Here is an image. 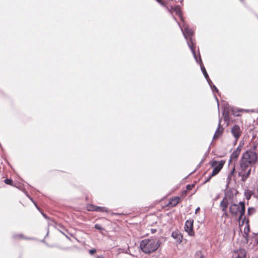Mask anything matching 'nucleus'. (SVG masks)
Returning a JSON list of instances; mask_svg holds the SVG:
<instances>
[{
  "label": "nucleus",
  "instance_id": "obj_53",
  "mask_svg": "<svg viewBox=\"0 0 258 258\" xmlns=\"http://www.w3.org/2000/svg\"><path fill=\"white\" fill-rule=\"evenodd\" d=\"M242 172L243 171L241 170V172H238V176L241 177V178L242 177V176L243 175V173H242Z\"/></svg>",
  "mask_w": 258,
  "mask_h": 258
},
{
  "label": "nucleus",
  "instance_id": "obj_40",
  "mask_svg": "<svg viewBox=\"0 0 258 258\" xmlns=\"http://www.w3.org/2000/svg\"><path fill=\"white\" fill-rule=\"evenodd\" d=\"M256 148H257V145H253L251 148H250V149L247 150L251 151V152H256Z\"/></svg>",
  "mask_w": 258,
  "mask_h": 258
},
{
  "label": "nucleus",
  "instance_id": "obj_10",
  "mask_svg": "<svg viewBox=\"0 0 258 258\" xmlns=\"http://www.w3.org/2000/svg\"><path fill=\"white\" fill-rule=\"evenodd\" d=\"M169 8L170 10V12H169V13L172 14L171 11H174L175 12L176 14L179 16L180 21H182V22H184V18L182 15V11L180 10L179 6L177 5L175 7L170 6Z\"/></svg>",
  "mask_w": 258,
  "mask_h": 258
},
{
  "label": "nucleus",
  "instance_id": "obj_26",
  "mask_svg": "<svg viewBox=\"0 0 258 258\" xmlns=\"http://www.w3.org/2000/svg\"><path fill=\"white\" fill-rule=\"evenodd\" d=\"M195 258H205V256L202 253L201 250H198L195 253Z\"/></svg>",
  "mask_w": 258,
  "mask_h": 258
},
{
  "label": "nucleus",
  "instance_id": "obj_25",
  "mask_svg": "<svg viewBox=\"0 0 258 258\" xmlns=\"http://www.w3.org/2000/svg\"><path fill=\"white\" fill-rule=\"evenodd\" d=\"M256 212L255 209L253 207H249L247 209V215L251 216Z\"/></svg>",
  "mask_w": 258,
  "mask_h": 258
},
{
  "label": "nucleus",
  "instance_id": "obj_39",
  "mask_svg": "<svg viewBox=\"0 0 258 258\" xmlns=\"http://www.w3.org/2000/svg\"><path fill=\"white\" fill-rule=\"evenodd\" d=\"M39 211L41 213V214H42V215L43 216V217L45 219H46V220H50V218L49 217H48L46 214H45L44 213H43V212L41 211V209H40V211Z\"/></svg>",
  "mask_w": 258,
  "mask_h": 258
},
{
  "label": "nucleus",
  "instance_id": "obj_19",
  "mask_svg": "<svg viewBox=\"0 0 258 258\" xmlns=\"http://www.w3.org/2000/svg\"><path fill=\"white\" fill-rule=\"evenodd\" d=\"M243 109H235L230 106V111L234 116H239L240 115V112L242 111Z\"/></svg>",
  "mask_w": 258,
  "mask_h": 258
},
{
  "label": "nucleus",
  "instance_id": "obj_7",
  "mask_svg": "<svg viewBox=\"0 0 258 258\" xmlns=\"http://www.w3.org/2000/svg\"><path fill=\"white\" fill-rule=\"evenodd\" d=\"M222 115L224 117V120L228 124L230 121L229 112L230 111V106L228 104H225L224 106H222Z\"/></svg>",
  "mask_w": 258,
  "mask_h": 258
},
{
  "label": "nucleus",
  "instance_id": "obj_56",
  "mask_svg": "<svg viewBox=\"0 0 258 258\" xmlns=\"http://www.w3.org/2000/svg\"><path fill=\"white\" fill-rule=\"evenodd\" d=\"M232 161H234L233 159H231V157H230V159L228 161V164L229 165L232 162Z\"/></svg>",
  "mask_w": 258,
  "mask_h": 258
},
{
  "label": "nucleus",
  "instance_id": "obj_43",
  "mask_svg": "<svg viewBox=\"0 0 258 258\" xmlns=\"http://www.w3.org/2000/svg\"><path fill=\"white\" fill-rule=\"evenodd\" d=\"M206 80H207L208 84L209 85L210 87H211V85L212 86V85H213L212 81L211 80V79L209 78V77H208V78L207 79H206Z\"/></svg>",
  "mask_w": 258,
  "mask_h": 258
},
{
  "label": "nucleus",
  "instance_id": "obj_35",
  "mask_svg": "<svg viewBox=\"0 0 258 258\" xmlns=\"http://www.w3.org/2000/svg\"><path fill=\"white\" fill-rule=\"evenodd\" d=\"M195 186L194 184H188L186 186V190H190Z\"/></svg>",
  "mask_w": 258,
  "mask_h": 258
},
{
  "label": "nucleus",
  "instance_id": "obj_61",
  "mask_svg": "<svg viewBox=\"0 0 258 258\" xmlns=\"http://www.w3.org/2000/svg\"><path fill=\"white\" fill-rule=\"evenodd\" d=\"M59 231H60L62 234H63L64 235L66 234L64 233V232H62V231H60V230H59Z\"/></svg>",
  "mask_w": 258,
  "mask_h": 258
},
{
  "label": "nucleus",
  "instance_id": "obj_2",
  "mask_svg": "<svg viewBox=\"0 0 258 258\" xmlns=\"http://www.w3.org/2000/svg\"><path fill=\"white\" fill-rule=\"evenodd\" d=\"M257 159L258 155L256 152L246 150L242 154L239 161L240 169L245 171L248 165L254 164Z\"/></svg>",
  "mask_w": 258,
  "mask_h": 258
},
{
  "label": "nucleus",
  "instance_id": "obj_60",
  "mask_svg": "<svg viewBox=\"0 0 258 258\" xmlns=\"http://www.w3.org/2000/svg\"><path fill=\"white\" fill-rule=\"evenodd\" d=\"M210 147H209V148H208V151L207 152V153H209V152L210 151Z\"/></svg>",
  "mask_w": 258,
  "mask_h": 258
},
{
  "label": "nucleus",
  "instance_id": "obj_57",
  "mask_svg": "<svg viewBox=\"0 0 258 258\" xmlns=\"http://www.w3.org/2000/svg\"><path fill=\"white\" fill-rule=\"evenodd\" d=\"M219 137V136H218L217 134H214V136H213V139L218 138Z\"/></svg>",
  "mask_w": 258,
  "mask_h": 258
},
{
  "label": "nucleus",
  "instance_id": "obj_11",
  "mask_svg": "<svg viewBox=\"0 0 258 258\" xmlns=\"http://www.w3.org/2000/svg\"><path fill=\"white\" fill-rule=\"evenodd\" d=\"M171 236L176 240L177 244H180L183 238L182 235L178 230L173 231L171 233Z\"/></svg>",
  "mask_w": 258,
  "mask_h": 258
},
{
  "label": "nucleus",
  "instance_id": "obj_17",
  "mask_svg": "<svg viewBox=\"0 0 258 258\" xmlns=\"http://www.w3.org/2000/svg\"><path fill=\"white\" fill-rule=\"evenodd\" d=\"M221 118H219V122L218 125V127L217 128L216 132L215 133V134H217L218 136H220L223 134L224 128L221 127Z\"/></svg>",
  "mask_w": 258,
  "mask_h": 258
},
{
  "label": "nucleus",
  "instance_id": "obj_9",
  "mask_svg": "<svg viewBox=\"0 0 258 258\" xmlns=\"http://www.w3.org/2000/svg\"><path fill=\"white\" fill-rule=\"evenodd\" d=\"M231 132L235 139V142H237L241 134L239 126L237 124L234 125L231 128Z\"/></svg>",
  "mask_w": 258,
  "mask_h": 258
},
{
  "label": "nucleus",
  "instance_id": "obj_20",
  "mask_svg": "<svg viewBox=\"0 0 258 258\" xmlns=\"http://www.w3.org/2000/svg\"><path fill=\"white\" fill-rule=\"evenodd\" d=\"M253 194V191L249 189H245L244 192V195L247 200H249Z\"/></svg>",
  "mask_w": 258,
  "mask_h": 258
},
{
  "label": "nucleus",
  "instance_id": "obj_6",
  "mask_svg": "<svg viewBox=\"0 0 258 258\" xmlns=\"http://www.w3.org/2000/svg\"><path fill=\"white\" fill-rule=\"evenodd\" d=\"M87 210L88 211H95V212H106L108 213L109 212L108 209L105 207H100L97 206H95L92 204H89L87 207Z\"/></svg>",
  "mask_w": 258,
  "mask_h": 258
},
{
  "label": "nucleus",
  "instance_id": "obj_51",
  "mask_svg": "<svg viewBox=\"0 0 258 258\" xmlns=\"http://www.w3.org/2000/svg\"><path fill=\"white\" fill-rule=\"evenodd\" d=\"M222 216H225L226 218H228L229 217V214L227 212H225V213H223Z\"/></svg>",
  "mask_w": 258,
  "mask_h": 258
},
{
  "label": "nucleus",
  "instance_id": "obj_37",
  "mask_svg": "<svg viewBox=\"0 0 258 258\" xmlns=\"http://www.w3.org/2000/svg\"><path fill=\"white\" fill-rule=\"evenodd\" d=\"M243 237L244 238L245 242L247 243L249 241L248 239V234H243Z\"/></svg>",
  "mask_w": 258,
  "mask_h": 258
},
{
  "label": "nucleus",
  "instance_id": "obj_15",
  "mask_svg": "<svg viewBox=\"0 0 258 258\" xmlns=\"http://www.w3.org/2000/svg\"><path fill=\"white\" fill-rule=\"evenodd\" d=\"M180 200H181L180 197H179L178 196L174 197L172 198L170 200V201L167 205L171 206L172 207H174L176 206L178 204V203L179 202Z\"/></svg>",
  "mask_w": 258,
  "mask_h": 258
},
{
  "label": "nucleus",
  "instance_id": "obj_38",
  "mask_svg": "<svg viewBox=\"0 0 258 258\" xmlns=\"http://www.w3.org/2000/svg\"><path fill=\"white\" fill-rule=\"evenodd\" d=\"M242 220H243L245 222V225H249V219L248 218L246 217L245 216H244V217L243 216Z\"/></svg>",
  "mask_w": 258,
  "mask_h": 258
},
{
  "label": "nucleus",
  "instance_id": "obj_50",
  "mask_svg": "<svg viewBox=\"0 0 258 258\" xmlns=\"http://www.w3.org/2000/svg\"><path fill=\"white\" fill-rule=\"evenodd\" d=\"M222 201H224V202H229L228 198L225 195Z\"/></svg>",
  "mask_w": 258,
  "mask_h": 258
},
{
  "label": "nucleus",
  "instance_id": "obj_44",
  "mask_svg": "<svg viewBox=\"0 0 258 258\" xmlns=\"http://www.w3.org/2000/svg\"><path fill=\"white\" fill-rule=\"evenodd\" d=\"M112 215L121 216L123 215L124 214L123 213H112Z\"/></svg>",
  "mask_w": 258,
  "mask_h": 258
},
{
  "label": "nucleus",
  "instance_id": "obj_49",
  "mask_svg": "<svg viewBox=\"0 0 258 258\" xmlns=\"http://www.w3.org/2000/svg\"><path fill=\"white\" fill-rule=\"evenodd\" d=\"M33 203V204H34V205L35 206V207H36V208L38 209V211H40V208L38 206L37 204H36V203L33 200V202H32Z\"/></svg>",
  "mask_w": 258,
  "mask_h": 258
},
{
  "label": "nucleus",
  "instance_id": "obj_33",
  "mask_svg": "<svg viewBox=\"0 0 258 258\" xmlns=\"http://www.w3.org/2000/svg\"><path fill=\"white\" fill-rule=\"evenodd\" d=\"M220 171V170H219L218 169H216V168H213V171L211 173L212 176H215L217 174L219 173V172Z\"/></svg>",
  "mask_w": 258,
  "mask_h": 258
},
{
  "label": "nucleus",
  "instance_id": "obj_55",
  "mask_svg": "<svg viewBox=\"0 0 258 258\" xmlns=\"http://www.w3.org/2000/svg\"><path fill=\"white\" fill-rule=\"evenodd\" d=\"M151 231L152 233H155L157 231V230L156 229H151Z\"/></svg>",
  "mask_w": 258,
  "mask_h": 258
},
{
  "label": "nucleus",
  "instance_id": "obj_27",
  "mask_svg": "<svg viewBox=\"0 0 258 258\" xmlns=\"http://www.w3.org/2000/svg\"><path fill=\"white\" fill-rule=\"evenodd\" d=\"M13 237L14 238H15V239H16L17 238H25V239H33V238H30V237H29V238L24 237L22 234L14 235Z\"/></svg>",
  "mask_w": 258,
  "mask_h": 258
},
{
  "label": "nucleus",
  "instance_id": "obj_31",
  "mask_svg": "<svg viewBox=\"0 0 258 258\" xmlns=\"http://www.w3.org/2000/svg\"><path fill=\"white\" fill-rule=\"evenodd\" d=\"M229 204V202H224V201H221L220 204V207H227Z\"/></svg>",
  "mask_w": 258,
  "mask_h": 258
},
{
  "label": "nucleus",
  "instance_id": "obj_47",
  "mask_svg": "<svg viewBox=\"0 0 258 258\" xmlns=\"http://www.w3.org/2000/svg\"><path fill=\"white\" fill-rule=\"evenodd\" d=\"M221 211H222L223 213H225V212H227V207H221Z\"/></svg>",
  "mask_w": 258,
  "mask_h": 258
},
{
  "label": "nucleus",
  "instance_id": "obj_8",
  "mask_svg": "<svg viewBox=\"0 0 258 258\" xmlns=\"http://www.w3.org/2000/svg\"><path fill=\"white\" fill-rule=\"evenodd\" d=\"M186 42L188 46L190 48L192 54L194 56V57L196 61H198V58H199V56H198L196 54V50H195V43L194 42V41L192 40V38L191 37H188L187 40H186Z\"/></svg>",
  "mask_w": 258,
  "mask_h": 258
},
{
  "label": "nucleus",
  "instance_id": "obj_59",
  "mask_svg": "<svg viewBox=\"0 0 258 258\" xmlns=\"http://www.w3.org/2000/svg\"><path fill=\"white\" fill-rule=\"evenodd\" d=\"M64 236L69 239H70V237L66 234L64 235Z\"/></svg>",
  "mask_w": 258,
  "mask_h": 258
},
{
  "label": "nucleus",
  "instance_id": "obj_30",
  "mask_svg": "<svg viewBox=\"0 0 258 258\" xmlns=\"http://www.w3.org/2000/svg\"><path fill=\"white\" fill-rule=\"evenodd\" d=\"M204 161V159H202V160L201 161V162L197 165L196 169L194 171H193L192 172H190L189 174V175L191 174L194 172H195L198 169L200 168V167L201 166V165H202V163H203Z\"/></svg>",
  "mask_w": 258,
  "mask_h": 258
},
{
  "label": "nucleus",
  "instance_id": "obj_64",
  "mask_svg": "<svg viewBox=\"0 0 258 258\" xmlns=\"http://www.w3.org/2000/svg\"><path fill=\"white\" fill-rule=\"evenodd\" d=\"M48 233H49V231H47V234H46V236H48Z\"/></svg>",
  "mask_w": 258,
  "mask_h": 258
},
{
  "label": "nucleus",
  "instance_id": "obj_32",
  "mask_svg": "<svg viewBox=\"0 0 258 258\" xmlns=\"http://www.w3.org/2000/svg\"><path fill=\"white\" fill-rule=\"evenodd\" d=\"M210 88L214 93L215 92H216V93L219 94V90L217 89V88L215 86V85L213 84L212 86L211 85Z\"/></svg>",
  "mask_w": 258,
  "mask_h": 258
},
{
  "label": "nucleus",
  "instance_id": "obj_28",
  "mask_svg": "<svg viewBox=\"0 0 258 258\" xmlns=\"http://www.w3.org/2000/svg\"><path fill=\"white\" fill-rule=\"evenodd\" d=\"M243 145V143L240 142L239 143L238 146L237 147L236 149L235 150V151L238 152L240 154L241 150L242 147V146Z\"/></svg>",
  "mask_w": 258,
  "mask_h": 258
},
{
  "label": "nucleus",
  "instance_id": "obj_1",
  "mask_svg": "<svg viewBox=\"0 0 258 258\" xmlns=\"http://www.w3.org/2000/svg\"><path fill=\"white\" fill-rule=\"evenodd\" d=\"M161 241L156 238L142 240L140 244L141 250L145 253L149 254L155 252L160 246Z\"/></svg>",
  "mask_w": 258,
  "mask_h": 258
},
{
  "label": "nucleus",
  "instance_id": "obj_46",
  "mask_svg": "<svg viewBox=\"0 0 258 258\" xmlns=\"http://www.w3.org/2000/svg\"><path fill=\"white\" fill-rule=\"evenodd\" d=\"M245 223V222L243 220H241V221H239V226L240 227L243 226L244 224Z\"/></svg>",
  "mask_w": 258,
  "mask_h": 258
},
{
  "label": "nucleus",
  "instance_id": "obj_5",
  "mask_svg": "<svg viewBox=\"0 0 258 258\" xmlns=\"http://www.w3.org/2000/svg\"><path fill=\"white\" fill-rule=\"evenodd\" d=\"M194 220L192 219H189L187 220L185 222L184 225V230L186 232L188 235L194 236L195 231L194 230Z\"/></svg>",
  "mask_w": 258,
  "mask_h": 258
},
{
  "label": "nucleus",
  "instance_id": "obj_29",
  "mask_svg": "<svg viewBox=\"0 0 258 258\" xmlns=\"http://www.w3.org/2000/svg\"><path fill=\"white\" fill-rule=\"evenodd\" d=\"M250 231V226L249 225H245V226L244 228L243 233L244 234H249Z\"/></svg>",
  "mask_w": 258,
  "mask_h": 258
},
{
  "label": "nucleus",
  "instance_id": "obj_41",
  "mask_svg": "<svg viewBox=\"0 0 258 258\" xmlns=\"http://www.w3.org/2000/svg\"><path fill=\"white\" fill-rule=\"evenodd\" d=\"M96 252V249L95 248H92L89 250V253L91 255H93Z\"/></svg>",
  "mask_w": 258,
  "mask_h": 258
},
{
  "label": "nucleus",
  "instance_id": "obj_16",
  "mask_svg": "<svg viewBox=\"0 0 258 258\" xmlns=\"http://www.w3.org/2000/svg\"><path fill=\"white\" fill-rule=\"evenodd\" d=\"M235 171V164L234 163V164H233V166L232 167V169H231L230 172L228 173V176H227V180H227V184L226 185V188H228L229 184L230 181V180L231 179V176L234 173Z\"/></svg>",
  "mask_w": 258,
  "mask_h": 258
},
{
  "label": "nucleus",
  "instance_id": "obj_3",
  "mask_svg": "<svg viewBox=\"0 0 258 258\" xmlns=\"http://www.w3.org/2000/svg\"><path fill=\"white\" fill-rule=\"evenodd\" d=\"M229 211L233 216H236L239 214L238 220L241 221L245 213V204L244 201H240L239 203L235 204L230 202Z\"/></svg>",
  "mask_w": 258,
  "mask_h": 258
},
{
  "label": "nucleus",
  "instance_id": "obj_24",
  "mask_svg": "<svg viewBox=\"0 0 258 258\" xmlns=\"http://www.w3.org/2000/svg\"><path fill=\"white\" fill-rule=\"evenodd\" d=\"M254 236L252 237V241L251 243H253V246H255L258 244V237L257 235L253 234Z\"/></svg>",
  "mask_w": 258,
  "mask_h": 258
},
{
  "label": "nucleus",
  "instance_id": "obj_54",
  "mask_svg": "<svg viewBox=\"0 0 258 258\" xmlns=\"http://www.w3.org/2000/svg\"><path fill=\"white\" fill-rule=\"evenodd\" d=\"M27 197L29 198V199L32 201V202H33V199L28 194H26Z\"/></svg>",
  "mask_w": 258,
  "mask_h": 258
},
{
  "label": "nucleus",
  "instance_id": "obj_23",
  "mask_svg": "<svg viewBox=\"0 0 258 258\" xmlns=\"http://www.w3.org/2000/svg\"><path fill=\"white\" fill-rule=\"evenodd\" d=\"M251 173V169L250 168L245 173H243V175L242 176V177L241 178V180L243 182H245L246 179L248 178V177L250 176Z\"/></svg>",
  "mask_w": 258,
  "mask_h": 258
},
{
  "label": "nucleus",
  "instance_id": "obj_36",
  "mask_svg": "<svg viewBox=\"0 0 258 258\" xmlns=\"http://www.w3.org/2000/svg\"><path fill=\"white\" fill-rule=\"evenodd\" d=\"M94 228L96 229H97V230H100V231L104 230V229L100 225H99L98 224H95Z\"/></svg>",
  "mask_w": 258,
  "mask_h": 258
},
{
  "label": "nucleus",
  "instance_id": "obj_63",
  "mask_svg": "<svg viewBox=\"0 0 258 258\" xmlns=\"http://www.w3.org/2000/svg\"><path fill=\"white\" fill-rule=\"evenodd\" d=\"M253 234H255L256 235H258V232H257V233H253Z\"/></svg>",
  "mask_w": 258,
  "mask_h": 258
},
{
  "label": "nucleus",
  "instance_id": "obj_52",
  "mask_svg": "<svg viewBox=\"0 0 258 258\" xmlns=\"http://www.w3.org/2000/svg\"><path fill=\"white\" fill-rule=\"evenodd\" d=\"M200 210V207H198L196 208V209L195 210V214H197Z\"/></svg>",
  "mask_w": 258,
  "mask_h": 258
},
{
  "label": "nucleus",
  "instance_id": "obj_62",
  "mask_svg": "<svg viewBox=\"0 0 258 258\" xmlns=\"http://www.w3.org/2000/svg\"><path fill=\"white\" fill-rule=\"evenodd\" d=\"M42 242H44V243H45V239H43L41 241Z\"/></svg>",
  "mask_w": 258,
  "mask_h": 258
},
{
  "label": "nucleus",
  "instance_id": "obj_21",
  "mask_svg": "<svg viewBox=\"0 0 258 258\" xmlns=\"http://www.w3.org/2000/svg\"><path fill=\"white\" fill-rule=\"evenodd\" d=\"M162 6L164 7L168 12H170V10L168 6H167V3L164 0H156Z\"/></svg>",
  "mask_w": 258,
  "mask_h": 258
},
{
  "label": "nucleus",
  "instance_id": "obj_42",
  "mask_svg": "<svg viewBox=\"0 0 258 258\" xmlns=\"http://www.w3.org/2000/svg\"><path fill=\"white\" fill-rule=\"evenodd\" d=\"M214 176H212V174H211L208 177L206 178V180L204 182L203 184H205L207 183V182L209 181L211 178L213 177Z\"/></svg>",
  "mask_w": 258,
  "mask_h": 258
},
{
  "label": "nucleus",
  "instance_id": "obj_18",
  "mask_svg": "<svg viewBox=\"0 0 258 258\" xmlns=\"http://www.w3.org/2000/svg\"><path fill=\"white\" fill-rule=\"evenodd\" d=\"M235 252L237 253V257H241L246 258V251L243 248H239L237 251H234Z\"/></svg>",
  "mask_w": 258,
  "mask_h": 258
},
{
  "label": "nucleus",
  "instance_id": "obj_48",
  "mask_svg": "<svg viewBox=\"0 0 258 258\" xmlns=\"http://www.w3.org/2000/svg\"><path fill=\"white\" fill-rule=\"evenodd\" d=\"M214 98H215V100L217 101L218 107H219V103L218 99L217 97L216 96V95L215 94H214Z\"/></svg>",
  "mask_w": 258,
  "mask_h": 258
},
{
  "label": "nucleus",
  "instance_id": "obj_58",
  "mask_svg": "<svg viewBox=\"0 0 258 258\" xmlns=\"http://www.w3.org/2000/svg\"><path fill=\"white\" fill-rule=\"evenodd\" d=\"M96 258H104L102 255H97Z\"/></svg>",
  "mask_w": 258,
  "mask_h": 258
},
{
  "label": "nucleus",
  "instance_id": "obj_22",
  "mask_svg": "<svg viewBox=\"0 0 258 258\" xmlns=\"http://www.w3.org/2000/svg\"><path fill=\"white\" fill-rule=\"evenodd\" d=\"M239 155L240 153L234 150L230 155L231 159H233V161L236 162Z\"/></svg>",
  "mask_w": 258,
  "mask_h": 258
},
{
  "label": "nucleus",
  "instance_id": "obj_34",
  "mask_svg": "<svg viewBox=\"0 0 258 258\" xmlns=\"http://www.w3.org/2000/svg\"><path fill=\"white\" fill-rule=\"evenodd\" d=\"M4 182L8 185H12L13 180L11 178H7L4 180Z\"/></svg>",
  "mask_w": 258,
  "mask_h": 258
},
{
  "label": "nucleus",
  "instance_id": "obj_12",
  "mask_svg": "<svg viewBox=\"0 0 258 258\" xmlns=\"http://www.w3.org/2000/svg\"><path fill=\"white\" fill-rule=\"evenodd\" d=\"M225 163V160H221L220 161H217L216 160H213L211 161V165L213 168H216V169L220 170L223 167L224 164Z\"/></svg>",
  "mask_w": 258,
  "mask_h": 258
},
{
  "label": "nucleus",
  "instance_id": "obj_13",
  "mask_svg": "<svg viewBox=\"0 0 258 258\" xmlns=\"http://www.w3.org/2000/svg\"><path fill=\"white\" fill-rule=\"evenodd\" d=\"M196 62L200 64L201 70L202 72L203 73V75L205 77V79H207L209 77V75L206 71V70L203 64V63L202 62L201 57L200 55V53L199 52V58H198V61H196Z\"/></svg>",
  "mask_w": 258,
  "mask_h": 258
},
{
  "label": "nucleus",
  "instance_id": "obj_4",
  "mask_svg": "<svg viewBox=\"0 0 258 258\" xmlns=\"http://www.w3.org/2000/svg\"><path fill=\"white\" fill-rule=\"evenodd\" d=\"M173 19L177 22L178 26L180 28V29L182 32V34L184 36V37L186 40H187L188 37H191L192 35L194 34V31L192 30L191 29H190L189 26L186 25L185 23V22L184 21L183 23V29L182 27L181 26L180 23L177 21L176 18L173 16Z\"/></svg>",
  "mask_w": 258,
  "mask_h": 258
},
{
  "label": "nucleus",
  "instance_id": "obj_45",
  "mask_svg": "<svg viewBox=\"0 0 258 258\" xmlns=\"http://www.w3.org/2000/svg\"><path fill=\"white\" fill-rule=\"evenodd\" d=\"M187 194V190H183L181 191V195L182 196H185Z\"/></svg>",
  "mask_w": 258,
  "mask_h": 258
},
{
  "label": "nucleus",
  "instance_id": "obj_14",
  "mask_svg": "<svg viewBox=\"0 0 258 258\" xmlns=\"http://www.w3.org/2000/svg\"><path fill=\"white\" fill-rule=\"evenodd\" d=\"M224 195L228 198L230 203V202H233L234 194L232 188L227 189L226 188L224 190Z\"/></svg>",
  "mask_w": 258,
  "mask_h": 258
}]
</instances>
